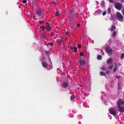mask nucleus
<instances>
[{
  "label": "nucleus",
  "instance_id": "obj_13",
  "mask_svg": "<svg viewBox=\"0 0 124 124\" xmlns=\"http://www.w3.org/2000/svg\"><path fill=\"white\" fill-rule=\"evenodd\" d=\"M70 48L71 50L74 49V50L75 52H77V49L76 46H75L73 47L72 46H71L70 47Z\"/></svg>",
  "mask_w": 124,
  "mask_h": 124
},
{
  "label": "nucleus",
  "instance_id": "obj_35",
  "mask_svg": "<svg viewBox=\"0 0 124 124\" xmlns=\"http://www.w3.org/2000/svg\"><path fill=\"white\" fill-rule=\"evenodd\" d=\"M106 11H104L103 13H102V15L103 16H104V15H105L106 14Z\"/></svg>",
  "mask_w": 124,
  "mask_h": 124
},
{
  "label": "nucleus",
  "instance_id": "obj_32",
  "mask_svg": "<svg viewBox=\"0 0 124 124\" xmlns=\"http://www.w3.org/2000/svg\"><path fill=\"white\" fill-rule=\"evenodd\" d=\"M116 31H114L113 34V36L114 37L115 36L116 34Z\"/></svg>",
  "mask_w": 124,
  "mask_h": 124
},
{
  "label": "nucleus",
  "instance_id": "obj_24",
  "mask_svg": "<svg viewBox=\"0 0 124 124\" xmlns=\"http://www.w3.org/2000/svg\"><path fill=\"white\" fill-rule=\"evenodd\" d=\"M49 45H50L51 46H53V45L54 44H53L52 42L51 43H48L46 44V46H48Z\"/></svg>",
  "mask_w": 124,
  "mask_h": 124
},
{
  "label": "nucleus",
  "instance_id": "obj_8",
  "mask_svg": "<svg viewBox=\"0 0 124 124\" xmlns=\"http://www.w3.org/2000/svg\"><path fill=\"white\" fill-rule=\"evenodd\" d=\"M45 28L47 29L48 31H49L51 29V27L48 23H46Z\"/></svg>",
  "mask_w": 124,
  "mask_h": 124
},
{
  "label": "nucleus",
  "instance_id": "obj_25",
  "mask_svg": "<svg viewBox=\"0 0 124 124\" xmlns=\"http://www.w3.org/2000/svg\"><path fill=\"white\" fill-rule=\"evenodd\" d=\"M120 58L122 59L124 58V54H121Z\"/></svg>",
  "mask_w": 124,
  "mask_h": 124
},
{
  "label": "nucleus",
  "instance_id": "obj_37",
  "mask_svg": "<svg viewBox=\"0 0 124 124\" xmlns=\"http://www.w3.org/2000/svg\"><path fill=\"white\" fill-rule=\"evenodd\" d=\"M32 4L34 6H36V4L35 3V2L34 1H33L32 2Z\"/></svg>",
  "mask_w": 124,
  "mask_h": 124
},
{
  "label": "nucleus",
  "instance_id": "obj_46",
  "mask_svg": "<svg viewBox=\"0 0 124 124\" xmlns=\"http://www.w3.org/2000/svg\"><path fill=\"white\" fill-rule=\"evenodd\" d=\"M104 52H103V51H102V53H101V54L102 55H104Z\"/></svg>",
  "mask_w": 124,
  "mask_h": 124
},
{
  "label": "nucleus",
  "instance_id": "obj_16",
  "mask_svg": "<svg viewBox=\"0 0 124 124\" xmlns=\"http://www.w3.org/2000/svg\"><path fill=\"white\" fill-rule=\"evenodd\" d=\"M63 40H61L60 39H57V42L58 43L60 44H62V42H63Z\"/></svg>",
  "mask_w": 124,
  "mask_h": 124
},
{
  "label": "nucleus",
  "instance_id": "obj_28",
  "mask_svg": "<svg viewBox=\"0 0 124 124\" xmlns=\"http://www.w3.org/2000/svg\"><path fill=\"white\" fill-rule=\"evenodd\" d=\"M42 35L43 37H45L46 35V34L45 32H43L42 33Z\"/></svg>",
  "mask_w": 124,
  "mask_h": 124
},
{
  "label": "nucleus",
  "instance_id": "obj_42",
  "mask_svg": "<svg viewBox=\"0 0 124 124\" xmlns=\"http://www.w3.org/2000/svg\"><path fill=\"white\" fill-rule=\"evenodd\" d=\"M43 23V21H41L39 22V23L40 24H41Z\"/></svg>",
  "mask_w": 124,
  "mask_h": 124
},
{
  "label": "nucleus",
  "instance_id": "obj_11",
  "mask_svg": "<svg viewBox=\"0 0 124 124\" xmlns=\"http://www.w3.org/2000/svg\"><path fill=\"white\" fill-rule=\"evenodd\" d=\"M113 60V59L112 58H109L107 61V62L108 65H109L110 64H112V61Z\"/></svg>",
  "mask_w": 124,
  "mask_h": 124
},
{
  "label": "nucleus",
  "instance_id": "obj_53",
  "mask_svg": "<svg viewBox=\"0 0 124 124\" xmlns=\"http://www.w3.org/2000/svg\"><path fill=\"white\" fill-rule=\"evenodd\" d=\"M67 39V38L65 39V41H66V40Z\"/></svg>",
  "mask_w": 124,
  "mask_h": 124
},
{
  "label": "nucleus",
  "instance_id": "obj_29",
  "mask_svg": "<svg viewBox=\"0 0 124 124\" xmlns=\"http://www.w3.org/2000/svg\"><path fill=\"white\" fill-rule=\"evenodd\" d=\"M101 70H105V68L104 66H102L101 68Z\"/></svg>",
  "mask_w": 124,
  "mask_h": 124
},
{
  "label": "nucleus",
  "instance_id": "obj_34",
  "mask_svg": "<svg viewBox=\"0 0 124 124\" xmlns=\"http://www.w3.org/2000/svg\"><path fill=\"white\" fill-rule=\"evenodd\" d=\"M54 33L53 32H52L50 34V35H51V36L53 37V36L54 35Z\"/></svg>",
  "mask_w": 124,
  "mask_h": 124
},
{
  "label": "nucleus",
  "instance_id": "obj_47",
  "mask_svg": "<svg viewBox=\"0 0 124 124\" xmlns=\"http://www.w3.org/2000/svg\"><path fill=\"white\" fill-rule=\"evenodd\" d=\"M115 67L117 68V64L116 63H115Z\"/></svg>",
  "mask_w": 124,
  "mask_h": 124
},
{
  "label": "nucleus",
  "instance_id": "obj_27",
  "mask_svg": "<svg viewBox=\"0 0 124 124\" xmlns=\"http://www.w3.org/2000/svg\"><path fill=\"white\" fill-rule=\"evenodd\" d=\"M75 96L74 95H72L71 96V100H73L75 98Z\"/></svg>",
  "mask_w": 124,
  "mask_h": 124
},
{
  "label": "nucleus",
  "instance_id": "obj_26",
  "mask_svg": "<svg viewBox=\"0 0 124 124\" xmlns=\"http://www.w3.org/2000/svg\"><path fill=\"white\" fill-rule=\"evenodd\" d=\"M102 57L101 55H99L97 57V58L98 59H102Z\"/></svg>",
  "mask_w": 124,
  "mask_h": 124
},
{
  "label": "nucleus",
  "instance_id": "obj_21",
  "mask_svg": "<svg viewBox=\"0 0 124 124\" xmlns=\"http://www.w3.org/2000/svg\"><path fill=\"white\" fill-rule=\"evenodd\" d=\"M101 6L103 7L104 6V2L103 0H102L101 3Z\"/></svg>",
  "mask_w": 124,
  "mask_h": 124
},
{
  "label": "nucleus",
  "instance_id": "obj_45",
  "mask_svg": "<svg viewBox=\"0 0 124 124\" xmlns=\"http://www.w3.org/2000/svg\"><path fill=\"white\" fill-rule=\"evenodd\" d=\"M101 11L100 9L97 12L98 13H100L101 12Z\"/></svg>",
  "mask_w": 124,
  "mask_h": 124
},
{
  "label": "nucleus",
  "instance_id": "obj_48",
  "mask_svg": "<svg viewBox=\"0 0 124 124\" xmlns=\"http://www.w3.org/2000/svg\"><path fill=\"white\" fill-rule=\"evenodd\" d=\"M80 26V25L79 24H78L77 25V26L78 27H79Z\"/></svg>",
  "mask_w": 124,
  "mask_h": 124
},
{
  "label": "nucleus",
  "instance_id": "obj_31",
  "mask_svg": "<svg viewBox=\"0 0 124 124\" xmlns=\"http://www.w3.org/2000/svg\"><path fill=\"white\" fill-rule=\"evenodd\" d=\"M121 84H119L118 85V88L119 89H121V87H120Z\"/></svg>",
  "mask_w": 124,
  "mask_h": 124
},
{
  "label": "nucleus",
  "instance_id": "obj_17",
  "mask_svg": "<svg viewBox=\"0 0 124 124\" xmlns=\"http://www.w3.org/2000/svg\"><path fill=\"white\" fill-rule=\"evenodd\" d=\"M116 28V27L114 25H112L111 26V31H113Z\"/></svg>",
  "mask_w": 124,
  "mask_h": 124
},
{
  "label": "nucleus",
  "instance_id": "obj_2",
  "mask_svg": "<svg viewBox=\"0 0 124 124\" xmlns=\"http://www.w3.org/2000/svg\"><path fill=\"white\" fill-rule=\"evenodd\" d=\"M117 107L124 105V100L120 98L119 99L117 102Z\"/></svg>",
  "mask_w": 124,
  "mask_h": 124
},
{
  "label": "nucleus",
  "instance_id": "obj_40",
  "mask_svg": "<svg viewBox=\"0 0 124 124\" xmlns=\"http://www.w3.org/2000/svg\"><path fill=\"white\" fill-rule=\"evenodd\" d=\"M114 83V81H111V85H113Z\"/></svg>",
  "mask_w": 124,
  "mask_h": 124
},
{
  "label": "nucleus",
  "instance_id": "obj_36",
  "mask_svg": "<svg viewBox=\"0 0 124 124\" xmlns=\"http://www.w3.org/2000/svg\"><path fill=\"white\" fill-rule=\"evenodd\" d=\"M117 70V68L115 67L113 71L114 72H115Z\"/></svg>",
  "mask_w": 124,
  "mask_h": 124
},
{
  "label": "nucleus",
  "instance_id": "obj_44",
  "mask_svg": "<svg viewBox=\"0 0 124 124\" xmlns=\"http://www.w3.org/2000/svg\"><path fill=\"white\" fill-rule=\"evenodd\" d=\"M69 32L68 31H66L65 32V34L66 35H68L69 34Z\"/></svg>",
  "mask_w": 124,
  "mask_h": 124
},
{
  "label": "nucleus",
  "instance_id": "obj_39",
  "mask_svg": "<svg viewBox=\"0 0 124 124\" xmlns=\"http://www.w3.org/2000/svg\"><path fill=\"white\" fill-rule=\"evenodd\" d=\"M78 48H80L81 47V46L79 44L78 45Z\"/></svg>",
  "mask_w": 124,
  "mask_h": 124
},
{
  "label": "nucleus",
  "instance_id": "obj_20",
  "mask_svg": "<svg viewBox=\"0 0 124 124\" xmlns=\"http://www.w3.org/2000/svg\"><path fill=\"white\" fill-rule=\"evenodd\" d=\"M52 68V65H49L48 67L47 68L48 70H49Z\"/></svg>",
  "mask_w": 124,
  "mask_h": 124
},
{
  "label": "nucleus",
  "instance_id": "obj_18",
  "mask_svg": "<svg viewBox=\"0 0 124 124\" xmlns=\"http://www.w3.org/2000/svg\"><path fill=\"white\" fill-rule=\"evenodd\" d=\"M107 12L108 14H109L111 13V8H108L107 10Z\"/></svg>",
  "mask_w": 124,
  "mask_h": 124
},
{
  "label": "nucleus",
  "instance_id": "obj_22",
  "mask_svg": "<svg viewBox=\"0 0 124 124\" xmlns=\"http://www.w3.org/2000/svg\"><path fill=\"white\" fill-rule=\"evenodd\" d=\"M55 15L56 16H58L60 15V14L58 12H56L55 13Z\"/></svg>",
  "mask_w": 124,
  "mask_h": 124
},
{
  "label": "nucleus",
  "instance_id": "obj_14",
  "mask_svg": "<svg viewBox=\"0 0 124 124\" xmlns=\"http://www.w3.org/2000/svg\"><path fill=\"white\" fill-rule=\"evenodd\" d=\"M63 87L66 88L68 86V84L67 82H65L63 83Z\"/></svg>",
  "mask_w": 124,
  "mask_h": 124
},
{
  "label": "nucleus",
  "instance_id": "obj_51",
  "mask_svg": "<svg viewBox=\"0 0 124 124\" xmlns=\"http://www.w3.org/2000/svg\"><path fill=\"white\" fill-rule=\"evenodd\" d=\"M122 2H124V0H122Z\"/></svg>",
  "mask_w": 124,
  "mask_h": 124
},
{
  "label": "nucleus",
  "instance_id": "obj_4",
  "mask_svg": "<svg viewBox=\"0 0 124 124\" xmlns=\"http://www.w3.org/2000/svg\"><path fill=\"white\" fill-rule=\"evenodd\" d=\"M116 5L115 6V7L117 10H120L123 7L122 4H120L119 3H117L116 2L115 3Z\"/></svg>",
  "mask_w": 124,
  "mask_h": 124
},
{
  "label": "nucleus",
  "instance_id": "obj_38",
  "mask_svg": "<svg viewBox=\"0 0 124 124\" xmlns=\"http://www.w3.org/2000/svg\"><path fill=\"white\" fill-rule=\"evenodd\" d=\"M113 67V65L112 64L111 65H110L109 67V68L111 70V69Z\"/></svg>",
  "mask_w": 124,
  "mask_h": 124
},
{
  "label": "nucleus",
  "instance_id": "obj_6",
  "mask_svg": "<svg viewBox=\"0 0 124 124\" xmlns=\"http://www.w3.org/2000/svg\"><path fill=\"white\" fill-rule=\"evenodd\" d=\"M116 16L117 18L118 19H121L123 18V16L119 12H117Z\"/></svg>",
  "mask_w": 124,
  "mask_h": 124
},
{
  "label": "nucleus",
  "instance_id": "obj_52",
  "mask_svg": "<svg viewBox=\"0 0 124 124\" xmlns=\"http://www.w3.org/2000/svg\"><path fill=\"white\" fill-rule=\"evenodd\" d=\"M46 53H47V51H46Z\"/></svg>",
  "mask_w": 124,
  "mask_h": 124
},
{
  "label": "nucleus",
  "instance_id": "obj_9",
  "mask_svg": "<svg viewBox=\"0 0 124 124\" xmlns=\"http://www.w3.org/2000/svg\"><path fill=\"white\" fill-rule=\"evenodd\" d=\"M79 63L80 65L82 66H83L85 64V61L81 59L80 60Z\"/></svg>",
  "mask_w": 124,
  "mask_h": 124
},
{
  "label": "nucleus",
  "instance_id": "obj_7",
  "mask_svg": "<svg viewBox=\"0 0 124 124\" xmlns=\"http://www.w3.org/2000/svg\"><path fill=\"white\" fill-rule=\"evenodd\" d=\"M118 110L120 113H123L124 112V106H121L117 107Z\"/></svg>",
  "mask_w": 124,
  "mask_h": 124
},
{
  "label": "nucleus",
  "instance_id": "obj_30",
  "mask_svg": "<svg viewBox=\"0 0 124 124\" xmlns=\"http://www.w3.org/2000/svg\"><path fill=\"white\" fill-rule=\"evenodd\" d=\"M122 14L124 16V8H123L122 10Z\"/></svg>",
  "mask_w": 124,
  "mask_h": 124
},
{
  "label": "nucleus",
  "instance_id": "obj_23",
  "mask_svg": "<svg viewBox=\"0 0 124 124\" xmlns=\"http://www.w3.org/2000/svg\"><path fill=\"white\" fill-rule=\"evenodd\" d=\"M79 54L80 56H82L84 54V53L83 52H81L79 53Z\"/></svg>",
  "mask_w": 124,
  "mask_h": 124
},
{
  "label": "nucleus",
  "instance_id": "obj_19",
  "mask_svg": "<svg viewBox=\"0 0 124 124\" xmlns=\"http://www.w3.org/2000/svg\"><path fill=\"white\" fill-rule=\"evenodd\" d=\"M40 27L42 28L41 30L42 31H44L45 30V27H44L43 25H42V26H40Z\"/></svg>",
  "mask_w": 124,
  "mask_h": 124
},
{
  "label": "nucleus",
  "instance_id": "obj_50",
  "mask_svg": "<svg viewBox=\"0 0 124 124\" xmlns=\"http://www.w3.org/2000/svg\"><path fill=\"white\" fill-rule=\"evenodd\" d=\"M33 16L34 17H36V16L35 15H33Z\"/></svg>",
  "mask_w": 124,
  "mask_h": 124
},
{
  "label": "nucleus",
  "instance_id": "obj_41",
  "mask_svg": "<svg viewBox=\"0 0 124 124\" xmlns=\"http://www.w3.org/2000/svg\"><path fill=\"white\" fill-rule=\"evenodd\" d=\"M109 2H110L111 3H113V1L112 0H109Z\"/></svg>",
  "mask_w": 124,
  "mask_h": 124
},
{
  "label": "nucleus",
  "instance_id": "obj_1",
  "mask_svg": "<svg viewBox=\"0 0 124 124\" xmlns=\"http://www.w3.org/2000/svg\"><path fill=\"white\" fill-rule=\"evenodd\" d=\"M75 13V12L73 10H69L67 13V15L69 18L70 23L73 24L76 21Z\"/></svg>",
  "mask_w": 124,
  "mask_h": 124
},
{
  "label": "nucleus",
  "instance_id": "obj_3",
  "mask_svg": "<svg viewBox=\"0 0 124 124\" xmlns=\"http://www.w3.org/2000/svg\"><path fill=\"white\" fill-rule=\"evenodd\" d=\"M108 110L109 113L113 115H115L117 114L116 109L114 108H110Z\"/></svg>",
  "mask_w": 124,
  "mask_h": 124
},
{
  "label": "nucleus",
  "instance_id": "obj_10",
  "mask_svg": "<svg viewBox=\"0 0 124 124\" xmlns=\"http://www.w3.org/2000/svg\"><path fill=\"white\" fill-rule=\"evenodd\" d=\"M36 13L38 16H40L42 14V12L41 9H38L36 11Z\"/></svg>",
  "mask_w": 124,
  "mask_h": 124
},
{
  "label": "nucleus",
  "instance_id": "obj_12",
  "mask_svg": "<svg viewBox=\"0 0 124 124\" xmlns=\"http://www.w3.org/2000/svg\"><path fill=\"white\" fill-rule=\"evenodd\" d=\"M42 66L46 68L48 66L47 63L45 62H42Z\"/></svg>",
  "mask_w": 124,
  "mask_h": 124
},
{
  "label": "nucleus",
  "instance_id": "obj_15",
  "mask_svg": "<svg viewBox=\"0 0 124 124\" xmlns=\"http://www.w3.org/2000/svg\"><path fill=\"white\" fill-rule=\"evenodd\" d=\"M100 74L101 76H106L105 73L101 71H100Z\"/></svg>",
  "mask_w": 124,
  "mask_h": 124
},
{
  "label": "nucleus",
  "instance_id": "obj_43",
  "mask_svg": "<svg viewBox=\"0 0 124 124\" xmlns=\"http://www.w3.org/2000/svg\"><path fill=\"white\" fill-rule=\"evenodd\" d=\"M110 72V71H106V73L107 74H108V72Z\"/></svg>",
  "mask_w": 124,
  "mask_h": 124
},
{
  "label": "nucleus",
  "instance_id": "obj_49",
  "mask_svg": "<svg viewBox=\"0 0 124 124\" xmlns=\"http://www.w3.org/2000/svg\"><path fill=\"white\" fill-rule=\"evenodd\" d=\"M53 3L54 4V5H55L56 4V3L54 2H53Z\"/></svg>",
  "mask_w": 124,
  "mask_h": 124
},
{
  "label": "nucleus",
  "instance_id": "obj_33",
  "mask_svg": "<svg viewBox=\"0 0 124 124\" xmlns=\"http://www.w3.org/2000/svg\"><path fill=\"white\" fill-rule=\"evenodd\" d=\"M27 2V1L26 0H23L22 1V3L24 4L26 3Z\"/></svg>",
  "mask_w": 124,
  "mask_h": 124
},
{
  "label": "nucleus",
  "instance_id": "obj_5",
  "mask_svg": "<svg viewBox=\"0 0 124 124\" xmlns=\"http://www.w3.org/2000/svg\"><path fill=\"white\" fill-rule=\"evenodd\" d=\"M105 51L109 55L112 54V49L110 47H107L105 49Z\"/></svg>",
  "mask_w": 124,
  "mask_h": 124
}]
</instances>
